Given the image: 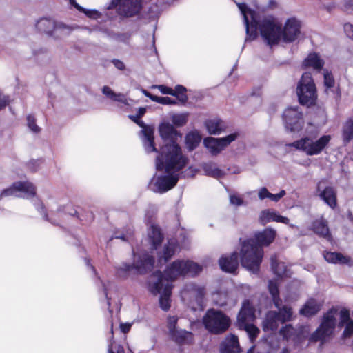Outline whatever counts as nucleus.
I'll use <instances>...</instances> for the list:
<instances>
[{
  "mask_svg": "<svg viewBox=\"0 0 353 353\" xmlns=\"http://www.w3.org/2000/svg\"><path fill=\"white\" fill-rule=\"evenodd\" d=\"M202 267L192 261L177 259L166 267L163 272L157 270L152 274L157 281L149 283V291L154 295L160 294L159 306L167 312L170 308L172 283L180 276H195L202 271Z\"/></svg>",
  "mask_w": 353,
  "mask_h": 353,
  "instance_id": "obj_1",
  "label": "nucleus"
},
{
  "mask_svg": "<svg viewBox=\"0 0 353 353\" xmlns=\"http://www.w3.org/2000/svg\"><path fill=\"white\" fill-rule=\"evenodd\" d=\"M158 130L163 145L156 159V169L164 170L168 172L173 169L182 170L188 162V158L182 154L181 147L177 143L182 134L167 121L161 122Z\"/></svg>",
  "mask_w": 353,
  "mask_h": 353,
  "instance_id": "obj_2",
  "label": "nucleus"
},
{
  "mask_svg": "<svg viewBox=\"0 0 353 353\" xmlns=\"http://www.w3.org/2000/svg\"><path fill=\"white\" fill-rule=\"evenodd\" d=\"M237 6L245 26V41L256 39L259 30L262 38L270 46L277 45L282 41L281 26L279 24L274 20L267 19L260 23L259 14L245 3H239Z\"/></svg>",
  "mask_w": 353,
  "mask_h": 353,
  "instance_id": "obj_3",
  "label": "nucleus"
},
{
  "mask_svg": "<svg viewBox=\"0 0 353 353\" xmlns=\"http://www.w3.org/2000/svg\"><path fill=\"white\" fill-rule=\"evenodd\" d=\"M263 256V250L252 239H248L241 243L240 259L241 265L254 274L259 272Z\"/></svg>",
  "mask_w": 353,
  "mask_h": 353,
  "instance_id": "obj_4",
  "label": "nucleus"
},
{
  "mask_svg": "<svg viewBox=\"0 0 353 353\" xmlns=\"http://www.w3.org/2000/svg\"><path fill=\"white\" fill-rule=\"evenodd\" d=\"M203 324L211 334H221L226 332L230 325V318L219 309L210 308L203 316Z\"/></svg>",
  "mask_w": 353,
  "mask_h": 353,
  "instance_id": "obj_5",
  "label": "nucleus"
},
{
  "mask_svg": "<svg viewBox=\"0 0 353 353\" xmlns=\"http://www.w3.org/2000/svg\"><path fill=\"white\" fill-rule=\"evenodd\" d=\"M277 310H269L262 321L264 332L276 331L280 324H284L292 319L293 312L290 306L284 305L276 307Z\"/></svg>",
  "mask_w": 353,
  "mask_h": 353,
  "instance_id": "obj_6",
  "label": "nucleus"
},
{
  "mask_svg": "<svg viewBox=\"0 0 353 353\" xmlns=\"http://www.w3.org/2000/svg\"><path fill=\"white\" fill-rule=\"evenodd\" d=\"M296 94L301 105L310 107L315 104L317 99L316 88L310 72L302 74L297 83Z\"/></svg>",
  "mask_w": 353,
  "mask_h": 353,
  "instance_id": "obj_7",
  "label": "nucleus"
},
{
  "mask_svg": "<svg viewBox=\"0 0 353 353\" xmlns=\"http://www.w3.org/2000/svg\"><path fill=\"white\" fill-rule=\"evenodd\" d=\"M330 140L331 136L327 134L321 136L315 141L307 137H304L299 140L286 144V145L303 151L308 156H314L319 154L328 145Z\"/></svg>",
  "mask_w": 353,
  "mask_h": 353,
  "instance_id": "obj_8",
  "label": "nucleus"
},
{
  "mask_svg": "<svg viewBox=\"0 0 353 353\" xmlns=\"http://www.w3.org/2000/svg\"><path fill=\"white\" fill-rule=\"evenodd\" d=\"M336 313V310L331 308L324 314L321 324L310 335V341H323L332 334L336 325V319L334 317Z\"/></svg>",
  "mask_w": 353,
  "mask_h": 353,
  "instance_id": "obj_9",
  "label": "nucleus"
},
{
  "mask_svg": "<svg viewBox=\"0 0 353 353\" xmlns=\"http://www.w3.org/2000/svg\"><path fill=\"white\" fill-rule=\"evenodd\" d=\"M36 188L30 181H16L10 186L3 189L0 193V199L5 197H23L24 199L34 198Z\"/></svg>",
  "mask_w": 353,
  "mask_h": 353,
  "instance_id": "obj_10",
  "label": "nucleus"
},
{
  "mask_svg": "<svg viewBox=\"0 0 353 353\" xmlns=\"http://www.w3.org/2000/svg\"><path fill=\"white\" fill-rule=\"evenodd\" d=\"M117 8V13L123 17L130 18L139 14L143 8L142 0H111L107 9Z\"/></svg>",
  "mask_w": 353,
  "mask_h": 353,
  "instance_id": "obj_11",
  "label": "nucleus"
},
{
  "mask_svg": "<svg viewBox=\"0 0 353 353\" xmlns=\"http://www.w3.org/2000/svg\"><path fill=\"white\" fill-rule=\"evenodd\" d=\"M283 121L286 130L294 133L301 131L304 123L303 113L297 106L285 109L283 114Z\"/></svg>",
  "mask_w": 353,
  "mask_h": 353,
  "instance_id": "obj_12",
  "label": "nucleus"
},
{
  "mask_svg": "<svg viewBox=\"0 0 353 353\" xmlns=\"http://www.w3.org/2000/svg\"><path fill=\"white\" fill-rule=\"evenodd\" d=\"M238 136V133L234 132L219 138L207 137L203 139V145L212 156H216L235 141Z\"/></svg>",
  "mask_w": 353,
  "mask_h": 353,
  "instance_id": "obj_13",
  "label": "nucleus"
},
{
  "mask_svg": "<svg viewBox=\"0 0 353 353\" xmlns=\"http://www.w3.org/2000/svg\"><path fill=\"white\" fill-rule=\"evenodd\" d=\"M301 21L296 17L287 19L283 28L281 27L282 41L292 43L296 41L301 35Z\"/></svg>",
  "mask_w": 353,
  "mask_h": 353,
  "instance_id": "obj_14",
  "label": "nucleus"
},
{
  "mask_svg": "<svg viewBox=\"0 0 353 353\" xmlns=\"http://www.w3.org/2000/svg\"><path fill=\"white\" fill-rule=\"evenodd\" d=\"M179 170L173 169L169 172L165 170L167 174L158 176L151 190L154 192L163 194L173 188L179 179V174L175 172Z\"/></svg>",
  "mask_w": 353,
  "mask_h": 353,
  "instance_id": "obj_15",
  "label": "nucleus"
},
{
  "mask_svg": "<svg viewBox=\"0 0 353 353\" xmlns=\"http://www.w3.org/2000/svg\"><path fill=\"white\" fill-rule=\"evenodd\" d=\"M339 325L344 327L341 335L343 343L347 345L353 346V319L350 318L348 310L343 308L340 311Z\"/></svg>",
  "mask_w": 353,
  "mask_h": 353,
  "instance_id": "obj_16",
  "label": "nucleus"
},
{
  "mask_svg": "<svg viewBox=\"0 0 353 353\" xmlns=\"http://www.w3.org/2000/svg\"><path fill=\"white\" fill-rule=\"evenodd\" d=\"M321 181L316 184V190L319 198L330 208L335 209L337 206L336 192L332 186H326L323 189L321 187Z\"/></svg>",
  "mask_w": 353,
  "mask_h": 353,
  "instance_id": "obj_17",
  "label": "nucleus"
},
{
  "mask_svg": "<svg viewBox=\"0 0 353 353\" xmlns=\"http://www.w3.org/2000/svg\"><path fill=\"white\" fill-rule=\"evenodd\" d=\"M219 265L222 271L234 273L239 267V254L234 251L229 255H223L219 259Z\"/></svg>",
  "mask_w": 353,
  "mask_h": 353,
  "instance_id": "obj_18",
  "label": "nucleus"
},
{
  "mask_svg": "<svg viewBox=\"0 0 353 353\" xmlns=\"http://www.w3.org/2000/svg\"><path fill=\"white\" fill-rule=\"evenodd\" d=\"M79 26L77 24H68L61 21H55L54 28L52 34L54 40H61L68 36Z\"/></svg>",
  "mask_w": 353,
  "mask_h": 353,
  "instance_id": "obj_19",
  "label": "nucleus"
},
{
  "mask_svg": "<svg viewBox=\"0 0 353 353\" xmlns=\"http://www.w3.org/2000/svg\"><path fill=\"white\" fill-rule=\"evenodd\" d=\"M323 303L314 298H309L299 310V314L306 318L316 315L321 310Z\"/></svg>",
  "mask_w": 353,
  "mask_h": 353,
  "instance_id": "obj_20",
  "label": "nucleus"
},
{
  "mask_svg": "<svg viewBox=\"0 0 353 353\" xmlns=\"http://www.w3.org/2000/svg\"><path fill=\"white\" fill-rule=\"evenodd\" d=\"M276 232L272 228H266L254 233V240L261 248L270 245L275 239Z\"/></svg>",
  "mask_w": 353,
  "mask_h": 353,
  "instance_id": "obj_21",
  "label": "nucleus"
},
{
  "mask_svg": "<svg viewBox=\"0 0 353 353\" xmlns=\"http://www.w3.org/2000/svg\"><path fill=\"white\" fill-rule=\"evenodd\" d=\"M220 353H239L241 347L238 337L234 334L227 336L219 345Z\"/></svg>",
  "mask_w": 353,
  "mask_h": 353,
  "instance_id": "obj_22",
  "label": "nucleus"
},
{
  "mask_svg": "<svg viewBox=\"0 0 353 353\" xmlns=\"http://www.w3.org/2000/svg\"><path fill=\"white\" fill-rule=\"evenodd\" d=\"M324 259L329 263L347 265L349 267L353 265V261L348 256L337 252L325 251L323 253Z\"/></svg>",
  "mask_w": 353,
  "mask_h": 353,
  "instance_id": "obj_23",
  "label": "nucleus"
},
{
  "mask_svg": "<svg viewBox=\"0 0 353 353\" xmlns=\"http://www.w3.org/2000/svg\"><path fill=\"white\" fill-rule=\"evenodd\" d=\"M134 263L136 270L139 273L144 274L150 271L153 268L155 260L154 256L148 253H145L139 256Z\"/></svg>",
  "mask_w": 353,
  "mask_h": 353,
  "instance_id": "obj_24",
  "label": "nucleus"
},
{
  "mask_svg": "<svg viewBox=\"0 0 353 353\" xmlns=\"http://www.w3.org/2000/svg\"><path fill=\"white\" fill-rule=\"evenodd\" d=\"M170 339L179 345H188L193 341V334L183 329H176L169 333Z\"/></svg>",
  "mask_w": 353,
  "mask_h": 353,
  "instance_id": "obj_25",
  "label": "nucleus"
},
{
  "mask_svg": "<svg viewBox=\"0 0 353 353\" xmlns=\"http://www.w3.org/2000/svg\"><path fill=\"white\" fill-rule=\"evenodd\" d=\"M148 236L149 243L152 249L156 250L159 247L163 239L164 235L160 227L156 224H151L148 229Z\"/></svg>",
  "mask_w": 353,
  "mask_h": 353,
  "instance_id": "obj_26",
  "label": "nucleus"
},
{
  "mask_svg": "<svg viewBox=\"0 0 353 353\" xmlns=\"http://www.w3.org/2000/svg\"><path fill=\"white\" fill-rule=\"evenodd\" d=\"M254 318V310L248 300L244 301L237 315V325L248 324Z\"/></svg>",
  "mask_w": 353,
  "mask_h": 353,
  "instance_id": "obj_27",
  "label": "nucleus"
},
{
  "mask_svg": "<svg viewBox=\"0 0 353 353\" xmlns=\"http://www.w3.org/2000/svg\"><path fill=\"white\" fill-rule=\"evenodd\" d=\"M204 125L208 132L212 135H219L226 129L225 122L218 117L206 119L204 121Z\"/></svg>",
  "mask_w": 353,
  "mask_h": 353,
  "instance_id": "obj_28",
  "label": "nucleus"
},
{
  "mask_svg": "<svg viewBox=\"0 0 353 353\" xmlns=\"http://www.w3.org/2000/svg\"><path fill=\"white\" fill-rule=\"evenodd\" d=\"M55 21V19L50 17H41L37 21L35 26L39 32L52 38Z\"/></svg>",
  "mask_w": 353,
  "mask_h": 353,
  "instance_id": "obj_29",
  "label": "nucleus"
},
{
  "mask_svg": "<svg viewBox=\"0 0 353 353\" xmlns=\"http://www.w3.org/2000/svg\"><path fill=\"white\" fill-rule=\"evenodd\" d=\"M143 134V143L146 152H157L158 150L154 144V130L152 128H144L141 130Z\"/></svg>",
  "mask_w": 353,
  "mask_h": 353,
  "instance_id": "obj_30",
  "label": "nucleus"
},
{
  "mask_svg": "<svg viewBox=\"0 0 353 353\" xmlns=\"http://www.w3.org/2000/svg\"><path fill=\"white\" fill-rule=\"evenodd\" d=\"M312 230L320 237L330 240L332 238L327 221L323 219H316L312 224Z\"/></svg>",
  "mask_w": 353,
  "mask_h": 353,
  "instance_id": "obj_31",
  "label": "nucleus"
},
{
  "mask_svg": "<svg viewBox=\"0 0 353 353\" xmlns=\"http://www.w3.org/2000/svg\"><path fill=\"white\" fill-rule=\"evenodd\" d=\"M303 67L312 68L316 70H321L323 65L324 61L316 52L310 53L303 61Z\"/></svg>",
  "mask_w": 353,
  "mask_h": 353,
  "instance_id": "obj_32",
  "label": "nucleus"
},
{
  "mask_svg": "<svg viewBox=\"0 0 353 353\" xmlns=\"http://www.w3.org/2000/svg\"><path fill=\"white\" fill-rule=\"evenodd\" d=\"M201 168L204 174L214 178H221L225 174V172L216 166V164L212 161L203 163Z\"/></svg>",
  "mask_w": 353,
  "mask_h": 353,
  "instance_id": "obj_33",
  "label": "nucleus"
},
{
  "mask_svg": "<svg viewBox=\"0 0 353 353\" xmlns=\"http://www.w3.org/2000/svg\"><path fill=\"white\" fill-rule=\"evenodd\" d=\"M268 291L272 296V303L275 307L283 305L282 299L280 297L279 285L274 280L268 281Z\"/></svg>",
  "mask_w": 353,
  "mask_h": 353,
  "instance_id": "obj_34",
  "label": "nucleus"
},
{
  "mask_svg": "<svg viewBox=\"0 0 353 353\" xmlns=\"http://www.w3.org/2000/svg\"><path fill=\"white\" fill-rule=\"evenodd\" d=\"M176 249V243L168 241L165 244L162 252H160L158 255L159 261H161L163 259L165 263L169 261L175 254Z\"/></svg>",
  "mask_w": 353,
  "mask_h": 353,
  "instance_id": "obj_35",
  "label": "nucleus"
},
{
  "mask_svg": "<svg viewBox=\"0 0 353 353\" xmlns=\"http://www.w3.org/2000/svg\"><path fill=\"white\" fill-rule=\"evenodd\" d=\"M201 137L196 131L188 132L185 137V143L189 151H192L199 145Z\"/></svg>",
  "mask_w": 353,
  "mask_h": 353,
  "instance_id": "obj_36",
  "label": "nucleus"
},
{
  "mask_svg": "<svg viewBox=\"0 0 353 353\" xmlns=\"http://www.w3.org/2000/svg\"><path fill=\"white\" fill-rule=\"evenodd\" d=\"M342 139L345 145L353 140V119H348L343 124Z\"/></svg>",
  "mask_w": 353,
  "mask_h": 353,
  "instance_id": "obj_37",
  "label": "nucleus"
},
{
  "mask_svg": "<svg viewBox=\"0 0 353 353\" xmlns=\"http://www.w3.org/2000/svg\"><path fill=\"white\" fill-rule=\"evenodd\" d=\"M32 203H33L34 206L35 207L36 210L40 213V214L43 216V219L45 221L50 223L51 224H52L54 225H58V222L55 219H54L52 217L48 216V214L46 212V210L43 203L39 199H38L37 198H34L32 200Z\"/></svg>",
  "mask_w": 353,
  "mask_h": 353,
  "instance_id": "obj_38",
  "label": "nucleus"
},
{
  "mask_svg": "<svg viewBox=\"0 0 353 353\" xmlns=\"http://www.w3.org/2000/svg\"><path fill=\"white\" fill-rule=\"evenodd\" d=\"M240 330H245L249 337L250 341L254 343L257 338L260 330L259 329L252 323L243 324L238 326Z\"/></svg>",
  "mask_w": 353,
  "mask_h": 353,
  "instance_id": "obj_39",
  "label": "nucleus"
},
{
  "mask_svg": "<svg viewBox=\"0 0 353 353\" xmlns=\"http://www.w3.org/2000/svg\"><path fill=\"white\" fill-rule=\"evenodd\" d=\"M271 268L274 274L279 277L287 276V268L284 263L278 262L272 258L271 259Z\"/></svg>",
  "mask_w": 353,
  "mask_h": 353,
  "instance_id": "obj_40",
  "label": "nucleus"
},
{
  "mask_svg": "<svg viewBox=\"0 0 353 353\" xmlns=\"http://www.w3.org/2000/svg\"><path fill=\"white\" fill-rule=\"evenodd\" d=\"M190 286L191 287V290L195 294V299L197 305L199 306H202L205 294V288L196 284H191Z\"/></svg>",
  "mask_w": 353,
  "mask_h": 353,
  "instance_id": "obj_41",
  "label": "nucleus"
},
{
  "mask_svg": "<svg viewBox=\"0 0 353 353\" xmlns=\"http://www.w3.org/2000/svg\"><path fill=\"white\" fill-rule=\"evenodd\" d=\"M189 113H178L174 114L171 117V121L172 122V125L174 127H182L185 125L188 120Z\"/></svg>",
  "mask_w": 353,
  "mask_h": 353,
  "instance_id": "obj_42",
  "label": "nucleus"
},
{
  "mask_svg": "<svg viewBox=\"0 0 353 353\" xmlns=\"http://www.w3.org/2000/svg\"><path fill=\"white\" fill-rule=\"evenodd\" d=\"M134 269L136 270L135 263H123L121 265L116 267L117 274L119 277L125 278L128 276V273Z\"/></svg>",
  "mask_w": 353,
  "mask_h": 353,
  "instance_id": "obj_43",
  "label": "nucleus"
},
{
  "mask_svg": "<svg viewBox=\"0 0 353 353\" xmlns=\"http://www.w3.org/2000/svg\"><path fill=\"white\" fill-rule=\"evenodd\" d=\"M133 236V231L131 229H128L125 232L118 233L116 232L110 239V241L113 239H121L123 241H130L132 240Z\"/></svg>",
  "mask_w": 353,
  "mask_h": 353,
  "instance_id": "obj_44",
  "label": "nucleus"
},
{
  "mask_svg": "<svg viewBox=\"0 0 353 353\" xmlns=\"http://www.w3.org/2000/svg\"><path fill=\"white\" fill-rule=\"evenodd\" d=\"M27 125L28 128L34 133L40 132L41 128L36 123V119L32 114H28L26 117Z\"/></svg>",
  "mask_w": 353,
  "mask_h": 353,
  "instance_id": "obj_45",
  "label": "nucleus"
},
{
  "mask_svg": "<svg viewBox=\"0 0 353 353\" xmlns=\"http://www.w3.org/2000/svg\"><path fill=\"white\" fill-rule=\"evenodd\" d=\"M273 210H263L261 211L259 216L260 222L262 225L271 222L272 219Z\"/></svg>",
  "mask_w": 353,
  "mask_h": 353,
  "instance_id": "obj_46",
  "label": "nucleus"
},
{
  "mask_svg": "<svg viewBox=\"0 0 353 353\" xmlns=\"http://www.w3.org/2000/svg\"><path fill=\"white\" fill-rule=\"evenodd\" d=\"M153 101L159 103L163 105H176L177 102L176 99L170 98L169 97H154Z\"/></svg>",
  "mask_w": 353,
  "mask_h": 353,
  "instance_id": "obj_47",
  "label": "nucleus"
},
{
  "mask_svg": "<svg viewBox=\"0 0 353 353\" xmlns=\"http://www.w3.org/2000/svg\"><path fill=\"white\" fill-rule=\"evenodd\" d=\"M323 82L324 85L327 89L332 88L334 87L335 81L332 73L328 71H325L323 74Z\"/></svg>",
  "mask_w": 353,
  "mask_h": 353,
  "instance_id": "obj_48",
  "label": "nucleus"
},
{
  "mask_svg": "<svg viewBox=\"0 0 353 353\" xmlns=\"http://www.w3.org/2000/svg\"><path fill=\"white\" fill-rule=\"evenodd\" d=\"M79 12L85 14V15L90 19H97L101 17V13L95 9H86L83 7Z\"/></svg>",
  "mask_w": 353,
  "mask_h": 353,
  "instance_id": "obj_49",
  "label": "nucleus"
},
{
  "mask_svg": "<svg viewBox=\"0 0 353 353\" xmlns=\"http://www.w3.org/2000/svg\"><path fill=\"white\" fill-rule=\"evenodd\" d=\"M178 322V317L176 316H170L167 321V327L168 330V334L171 332L178 329L176 327Z\"/></svg>",
  "mask_w": 353,
  "mask_h": 353,
  "instance_id": "obj_50",
  "label": "nucleus"
},
{
  "mask_svg": "<svg viewBox=\"0 0 353 353\" xmlns=\"http://www.w3.org/2000/svg\"><path fill=\"white\" fill-rule=\"evenodd\" d=\"M294 330V329L293 326L291 324H288L285 325L280 329L279 333L284 338H290L292 335Z\"/></svg>",
  "mask_w": 353,
  "mask_h": 353,
  "instance_id": "obj_51",
  "label": "nucleus"
},
{
  "mask_svg": "<svg viewBox=\"0 0 353 353\" xmlns=\"http://www.w3.org/2000/svg\"><path fill=\"white\" fill-rule=\"evenodd\" d=\"M272 221H275L277 223H284L286 225H288L290 223V220L288 217L281 215L276 210H273Z\"/></svg>",
  "mask_w": 353,
  "mask_h": 353,
  "instance_id": "obj_52",
  "label": "nucleus"
},
{
  "mask_svg": "<svg viewBox=\"0 0 353 353\" xmlns=\"http://www.w3.org/2000/svg\"><path fill=\"white\" fill-rule=\"evenodd\" d=\"M112 101L122 103L125 105H128V100L125 97V96L122 93H116L114 92L113 95V98L112 99Z\"/></svg>",
  "mask_w": 353,
  "mask_h": 353,
  "instance_id": "obj_53",
  "label": "nucleus"
},
{
  "mask_svg": "<svg viewBox=\"0 0 353 353\" xmlns=\"http://www.w3.org/2000/svg\"><path fill=\"white\" fill-rule=\"evenodd\" d=\"M230 202L232 205L235 206H241L244 204L243 200L241 197L234 194L230 196Z\"/></svg>",
  "mask_w": 353,
  "mask_h": 353,
  "instance_id": "obj_54",
  "label": "nucleus"
},
{
  "mask_svg": "<svg viewBox=\"0 0 353 353\" xmlns=\"http://www.w3.org/2000/svg\"><path fill=\"white\" fill-rule=\"evenodd\" d=\"M110 62L114 65V66L120 71H123L125 70L126 66L123 61L118 59H112Z\"/></svg>",
  "mask_w": 353,
  "mask_h": 353,
  "instance_id": "obj_55",
  "label": "nucleus"
},
{
  "mask_svg": "<svg viewBox=\"0 0 353 353\" xmlns=\"http://www.w3.org/2000/svg\"><path fill=\"white\" fill-rule=\"evenodd\" d=\"M152 88H157L163 94H169L172 96L173 94L172 89L165 85H153Z\"/></svg>",
  "mask_w": 353,
  "mask_h": 353,
  "instance_id": "obj_56",
  "label": "nucleus"
},
{
  "mask_svg": "<svg viewBox=\"0 0 353 353\" xmlns=\"http://www.w3.org/2000/svg\"><path fill=\"white\" fill-rule=\"evenodd\" d=\"M146 112V108L144 107H140L137 111L135 115H129L128 117L132 121H135V119L141 118Z\"/></svg>",
  "mask_w": 353,
  "mask_h": 353,
  "instance_id": "obj_57",
  "label": "nucleus"
},
{
  "mask_svg": "<svg viewBox=\"0 0 353 353\" xmlns=\"http://www.w3.org/2000/svg\"><path fill=\"white\" fill-rule=\"evenodd\" d=\"M343 28L347 37L353 40V25L346 23L344 24Z\"/></svg>",
  "mask_w": 353,
  "mask_h": 353,
  "instance_id": "obj_58",
  "label": "nucleus"
},
{
  "mask_svg": "<svg viewBox=\"0 0 353 353\" xmlns=\"http://www.w3.org/2000/svg\"><path fill=\"white\" fill-rule=\"evenodd\" d=\"M108 353H124L123 347L120 345H111L108 347Z\"/></svg>",
  "mask_w": 353,
  "mask_h": 353,
  "instance_id": "obj_59",
  "label": "nucleus"
},
{
  "mask_svg": "<svg viewBox=\"0 0 353 353\" xmlns=\"http://www.w3.org/2000/svg\"><path fill=\"white\" fill-rule=\"evenodd\" d=\"M270 192L268 191V190L265 187L261 188L258 193V196L260 200H263L266 198L270 199Z\"/></svg>",
  "mask_w": 353,
  "mask_h": 353,
  "instance_id": "obj_60",
  "label": "nucleus"
},
{
  "mask_svg": "<svg viewBox=\"0 0 353 353\" xmlns=\"http://www.w3.org/2000/svg\"><path fill=\"white\" fill-rule=\"evenodd\" d=\"M186 92L187 88L185 86L179 84L174 87V90L172 89V96H176V94H184L186 93Z\"/></svg>",
  "mask_w": 353,
  "mask_h": 353,
  "instance_id": "obj_61",
  "label": "nucleus"
},
{
  "mask_svg": "<svg viewBox=\"0 0 353 353\" xmlns=\"http://www.w3.org/2000/svg\"><path fill=\"white\" fill-rule=\"evenodd\" d=\"M8 104V97L2 94V93L0 92V110L5 108Z\"/></svg>",
  "mask_w": 353,
  "mask_h": 353,
  "instance_id": "obj_62",
  "label": "nucleus"
},
{
  "mask_svg": "<svg viewBox=\"0 0 353 353\" xmlns=\"http://www.w3.org/2000/svg\"><path fill=\"white\" fill-rule=\"evenodd\" d=\"M102 93L105 95L107 97L112 99L113 98V95L114 92L108 85H104L101 89Z\"/></svg>",
  "mask_w": 353,
  "mask_h": 353,
  "instance_id": "obj_63",
  "label": "nucleus"
},
{
  "mask_svg": "<svg viewBox=\"0 0 353 353\" xmlns=\"http://www.w3.org/2000/svg\"><path fill=\"white\" fill-rule=\"evenodd\" d=\"M344 10L347 13L353 12V0H347L343 6Z\"/></svg>",
  "mask_w": 353,
  "mask_h": 353,
  "instance_id": "obj_64",
  "label": "nucleus"
}]
</instances>
